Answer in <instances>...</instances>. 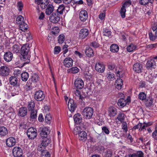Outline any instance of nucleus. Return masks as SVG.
<instances>
[{"label": "nucleus", "mask_w": 157, "mask_h": 157, "mask_svg": "<svg viewBox=\"0 0 157 157\" xmlns=\"http://www.w3.org/2000/svg\"><path fill=\"white\" fill-rule=\"evenodd\" d=\"M21 59L25 61V63H29L30 61V56L29 54V45L26 44H24L21 48Z\"/></svg>", "instance_id": "nucleus-1"}, {"label": "nucleus", "mask_w": 157, "mask_h": 157, "mask_svg": "<svg viewBox=\"0 0 157 157\" xmlns=\"http://www.w3.org/2000/svg\"><path fill=\"white\" fill-rule=\"evenodd\" d=\"M34 99L37 101H41L45 98V94L41 90L36 91L34 95Z\"/></svg>", "instance_id": "nucleus-7"}, {"label": "nucleus", "mask_w": 157, "mask_h": 157, "mask_svg": "<svg viewBox=\"0 0 157 157\" xmlns=\"http://www.w3.org/2000/svg\"><path fill=\"white\" fill-rule=\"evenodd\" d=\"M35 106V103L33 101L31 100L29 102L28 108L29 111L34 110V109Z\"/></svg>", "instance_id": "nucleus-39"}, {"label": "nucleus", "mask_w": 157, "mask_h": 157, "mask_svg": "<svg viewBox=\"0 0 157 157\" xmlns=\"http://www.w3.org/2000/svg\"><path fill=\"white\" fill-rule=\"evenodd\" d=\"M13 57V54L10 52L8 51L5 52L4 55V59L7 62L10 61Z\"/></svg>", "instance_id": "nucleus-21"}, {"label": "nucleus", "mask_w": 157, "mask_h": 157, "mask_svg": "<svg viewBox=\"0 0 157 157\" xmlns=\"http://www.w3.org/2000/svg\"><path fill=\"white\" fill-rule=\"evenodd\" d=\"M12 151L13 155L15 157H21L23 154L22 149L18 147H14Z\"/></svg>", "instance_id": "nucleus-9"}, {"label": "nucleus", "mask_w": 157, "mask_h": 157, "mask_svg": "<svg viewBox=\"0 0 157 157\" xmlns=\"http://www.w3.org/2000/svg\"><path fill=\"white\" fill-rule=\"evenodd\" d=\"M20 50L19 46L17 44L13 45L11 48V51L13 53H17L19 52Z\"/></svg>", "instance_id": "nucleus-31"}, {"label": "nucleus", "mask_w": 157, "mask_h": 157, "mask_svg": "<svg viewBox=\"0 0 157 157\" xmlns=\"http://www.w3.org/2000/svg\"><path fill=\"white\" fill-rule=\"evenodd\" d=\"M117 76L119 77V78H121L123 77L124 72L122 71H118L117 72Z\"/></svg>", "instance_id": "nucleus-64"}, {"label": "nucleus", "mask_w": 157, "mask_h": 157, "mask_svg": "<svg viewBox=\"0 0 157 157\" xmlns=\"http://www.w3.org/2000/svg\"><path fill=\"white\" fill-rule=\"evenodd\" d=\"M85 53L88 57H90L94 55V52L93 49L90 47L87 48L85 50Z\"/></svg>", "instance_id": "nucleus-32"}, {"label": "nucleus", "mask_w": 157, "mask_h": 157, "mask_svg": "<svg viewBox=\"0 0 157 157\" xmlns=\"http://www.w3.org/2000/svg\"><path fill=\"white\" fill-rule=\"evenodd\" d=\"M115 82L116 88L118 90L121 89L123 85L122 80L121 78H117Z\"/></svg>", "instance_id": "nucleus-28"}, {"label": "nucleus", "mask_w": 157, "mask_h": 157, "mask_svg": "<svg viewBox=\"0 0 157 157\" xmlns=\"http://www.w3.org/2000/svg\"><path fill=\"white\" fill-rule=\"evenodd\" d=\"M74 94L75 96L76 99L83 100L85 98L82 96L81 94V92L77 89L75 91Z\"/></svg>", "instance_id": "nucleus-36"}, {"label": "nucleus", "mask_w": 157, "mask_h": 157, "mask_svg": "<svg viewBox=\"0 0 157 157\" xmlns=\"http://www.w3.org/2000/svg\"><path fill=\"white\" fill-rule=\"evenodd\" d=\"M129 102L127 99L125 100L123 98H120L118 101L117 105L120 108H122L126 105V104Z\"/></svg>", "instance_id": "nucleus-22"}, {"label": "nucleus", "mask_w": 157, "mask_h": 157, "mask_svg": "<svg viewBox=\"0 0 157 157\" xmlns=\"http://www.w3.org/2000/svg\"><path fill=\"white\" fill-rule=\"evenodd\" d=\"M93 113L94 110L92 108L87 107L83 109L82 115L83 118L90 119L92 118Z\"/></svg>", "instance_id": "nucleus-4"}, {"label": "nucleus", "mask_w": 157, "mask_h": 157, "mask_svg": "<svg viewBox=\"0 0 157 157\" xmlns=\"http://www.w3.org/2000/svg\"><path fill=\"white\" fill-rule=\"evenodd\" d=\"M9 83L12 86H20V84L17 77L14 76L10 77L9 79Z\"/></svg>", "instance_id": "nucleus-14"}, {"label": "nucleus", "mask_w": 157, "mask_h": 157, "mask_svg": "<svg viewBox=\"0 0 157 157\" xmlns=\"http://www.w3.org/2000/svg\"><path fill=\"white\" fill-rule=\"evenodd\" d=\"M86 133L85 131H82L81 132L79 133L78 135V138L80 141L82 142H85L86 141L87 139Z\"/></svg>", "instance_id": "nucleus-24"}, {"label": "nucleus", "mask_w": 157, "mask_h": 157, "mask_svg": "<svg viewBox=\"0 0 157 157\" xmlns=\"http://www.w3.org/2000/svg\"><path fill=\"white\" fill-rule=\"evenodd\" d=\"M149 39L151 41H154L157 39L156 36L152 33L150 32L148 33Z\"/></svg>", "instance_id": "nucleus-53"}, {"label": "nucleus", "mask_w": 157, "mask_h": 157, "mask_svg": "<svg viewBox=\"0 0 157 157\" xmlns=\"http://www.w3.org/2000/svg\"><path fill=\"white\" fill-rule=\"evenodd\" d=\"M8 133V130L7 128L4 127H0V135L1 136H5Z\"/></svg>", "instance_id": "nucleus-34"}, {"label": "nucleus", "mask_w": 157, "mask_h": 157, "mask_svg": "<svg viewBox=\"0 0 157 157\" xmlns=\"http://www.w3.org/2000/svg\"><path fill=\"white\" fill-rule=\"evenodd\" d=\"M157 61V56L149 59L147 62L146 67L147 70H151L154 68L156 65V62Z\"/></svg>", "instance_id": "nucleus-5"}, {"label": "nucleus", "mask_w": 157, "mask_h": 157, "mask_svg": "<svg viewBox=\"0 0 157 157\" xmlns=\"http://www.w3.org/2000/svg\"><path fill=\"white\" fill-rule=\"evenodd\" d=\"M154 77L153 75H152V74L148 75V76L146 78V79L147 81L152 83L154 81Z\"/></svg>", "instance_id": "nucleus-49"}, {"label": "nucleus", "mask_w": 157, "mask_h": 157, "mask_svg": "<svg viewBox=\"0 0 157 157\" xmlns=\"http://www.w3.org/2000/svg\"><path fill=\"white\" fill-rule=\"evenodd\" d=\"M50 141L48 139L46 138H44L42 140V142L40 144V146H42L44 148L50 143Z\"/></svg>", "instance_id": "nucleus-35"}, {"label": "nucleus", "mask_w": 157, "mask_h": 157, "mask_svg": "<svg viewBox=\"0 0 157 157\" xmlns=\"http://www.w3.org/2000/svg\"><path fill=\"white\" fill-rule=\"evenodd\" d=\"M9 73L10 69L7 66H3L0 67V75L6 76L9 75Z\"/></svg>", "instance_id": "nucleus-11"}, {"label": "nucleus", "mask_w": 157, "mask_h": 157, "mask_svg": "<svg viewBox=\"0 0 157 157\" xmlns=\"http://www.w3.org/2000/svg\"><path fill=\"white\" fill-rule=\"evenodd\" d=\"M138 98L142 101L144 100L146 98V95L144 92H140L139 94Z\"/></svg>", "instance_id": "nucleus-44"}, {"label": "nucleus", "mask_w": 157, "mask_h": 157, "mask_svg": "<svg viewBox=\"0 0 157 157\" xmlns=\"http://www.w3.org/2000/svg\"><path fill=\"white\" fill-rule=\"evenodd\" d=\"M49 3V0H43L40 5V6L42 9L46 8Z\"/></svg>", "instance_id": "nucleus-42"}, {"label": "nucleus", "mask_w": 157, "mask_h": 157, "mask_svg": "<svg viewBox=\"0 0 157 157\" xmlns=\"http://www.w3.org/2000/svg\"><path fill=\"white\" fill-rule=\"evenodd\" d=\"M137 48L136 45L131 44L127 47V50L128 52H131L136 50Z\"/></svg>", "instance_id": "nucleus-38"}, {"label": "nucleus", "mask_w": 157, "mask_h": 157, "mask_svg": "<svg viewBox=\"0 0 157 157\" xmlns=\"http://www.w3.org/2000/svg\"><path fill=\"white\" fill-rule=\"evenodd\" d=\"M27 134L29 139H34L37 136V130L36 128L33 127H30L28 129Z\"/></svg>", "instance_id": "nucleus-6"}, {"label": "nucleus", "mask_w": 157, "mask_h": 157, "mask_svg": "<svg viewBox=\"0 0 157 157\" xmlns=\"http://www.w3.org/2000/svg\"><path fill=\"white\" fill-rule=\"evenodd\" d=\"M17 7L19 11H21L22 10L23 7V5L21 2H19L17 3Z\"/></svg>", "instance_id": "nucleus-58"}, {"label": "nucleus", "mask_w": 157, "mask_h": 157, "mask_svg": "<svg viewBox=\"0 0 157 157\" xmlns=\"http://www.w3.org/2000/svg\"><path fill=\"white\" fill-rule=\"evenodd\" d=\"M157 47V43H155L154 44H151L147 45L146 46L147 48L150 49H152L154 48H155Z\"/></svg>", "instance_id": "nucleus-52"}, {"label": "nucleus", "mask_w": 157, "mask_h": 157, "mask_svg": "<svg viewBox=\"0 0 157 157\" xmlns=\"http://www.w3.org/2000/svg\"><path fill=\"white\" fill-rule=\"evenodd\" d=\"M95 68L96 71L100 73H103L105 69V66L102 63H97Z\"/></svg>", "instance_id": "nucleus-18"}, {"label": "nucleus", "mask_w": 157, "mask_h": 157, "mask_svg": "<svg viewBox=\"0 0 157 157\" xmlns=\"http://www.w3.org/2000/svg\"><path fill=\"white\" fill-rule=\"evenodd\" d=\"M82 130L81 129V127L79 126L75 127L73 130V133L74 134L77 135L79 134V133L81 132Z\"/></svg>", "instance_id": "nucleus-46"}, {"label": "nucleus", "mask_w": 157, "mask_h": 157, "mask_svg": "<svg viewBox=\"0 0 157 157\" xmlns=\"http://www.w3.org/2000/svg\"><path fill=\"white\" fill-rule=\"evenodd\" d=\"M119 49V46L117 44H113L110 46V51L113 52H117Z\"/></svg>", "instance_id": "nucleus-37"}, {"label": "nucleus", "mask_w": 157, "mask_h": 157, "mask_svg": "<svg viewBox=\"0 0 157 157\" xmlns=\"http://www.w3.org/2000/svg\"><path fill=\"white\" fill-rule=\"evenodd\" d=\"M51 32L54 35L57 34L59 33V28L57 26L54 27L52 28L51 30Z\"/></svg>", "instance_id": "nucleus-47"}, {"label": "nucleus", "mask_w": 157, "mask_h": 157, "mask_svg": "<svg viewBox=\"0 0 157 157\" xmlns=\"http://www.w3.org/2000/svg\"><path fill=\"white\" fill-rule=\"evenodd\" d=\"M68 106L70 111L71 112H73L76 108V105L74 100L72 99H70L68 103Z\"/></svg>", "instance_id": "nucleus-16"}, {"label": "nucleus", "mask_w": 157, "mask_h": 157, "mask_svg": "<svg viewBox=\"0 0 157 157\" xmlns=\"http://www.w3.org/2000/svg\"><path fill=\"white\" fill-rule=\"evenodd\" d=\"M122 129L125 130V132L127 131V124L126 122L123 121L122 122Z\"/></svg>", "instance_id": "nucleus-63"}, {"label": "nucleus", "mask_w": 157, "mask_h": 157, "mask_svg": "<svg viewBox=\"0 0 157 157\" xmlns=\"http://www.w3.org/2000/svg\"><path fill=\"white\" fill-rule=\"evenodd\" d=\"M29 116L30 120L33 121L36 119L37 116V110H36L31 111Z\"/></svg>", "instance_id": "nucleus-29"}, {"label": "nucleus", "mask_w": 157, "mask_h": 157, "mask_svg": "<svg viewBox=\"0 0 157 157\" xmlns=\"http://www.w3.org/2000/svg\"><path fill=\"white\" fill-rule=\"evenodd\" d=\"M75 87L77 89H81L84 87V83L83 81L80 78H77L74 81Z\"/></svg>", "instance_id": "nucleus-10"}, {"label": "nucleus", "mask_w": 157, "mask_h": 157, "mask_svg": "<svg viewBox=\"0 0 157 157\" xmlns=\"http://www.w3.org/2000/svg\"><path fill=\"white\" fill-rule=\"evenodd\" d=\"M128 150L130 153H132L129 154L128 155V157H137L136 153L134 152L135 151L134 150L131 148L128 149Z\"/></svg>", "instance_id": "nucleus-50"}, {"label": "nucleus", "mask_w": 157, "mask_h": 157, "mask_svg": "<svg viewBox=\"0 0 157 157\" xmlns=\"http://www.w3.org/2000/svg\"><path fill=\"white\" fill-rule=\"evenodd\" d=\"M79 71V69L77 67H72L68 70V71L69 73H77Z\"/></svg>", "instance_id": "nucleus-43"}, {"label": "nucleus", "mask_w": 157, "mask_h": 157, "mask_svg": "<svg viewBox=\"0 0 157 157\" xmlns=\"http://www.w3.org/2000/svg\"><path fill=\"white\" fill-rule=\"evenodd\" d=\"M6 143L7 146L8 147H12L15 144L16 140L13 137H10L7 139Z\"/></svg>", "instance_id": "nucleus-20"}, {"label": "nucleus", "mask_w": 157, "mask_h": 157, "mask_svg": "<svg viewBox=\"0 0 157 157\" xmlns=\"http://www.w3.org/2000/svg\"><path fill=\"white\" fill-rule=\"evenodd\" d=\"M27 113V109L26 107H23L20 108L18 111V116L24 117L25 116Z\"/></svg>", "instance_id": "nucleus-23"}, {"label": "nucleus", "mask_w": 157, "mask_h": 157, "mask_svg": "<svg viewBox=\"0 0 157 157\" xmlns=\"http://www.w3.org/2000/svg\"><path fill=\"white\" fill-rule=\"evenodd\" d=\"M102 130L105 134L108 135L109 133V131L108 128L106 126H103L102 128Z\"/></svg>", "instance_id": "nucleus-61"}, {"label": "nucleus", "mask_w": 157, "mask_h": 157, "mask_svg": "<svg viewBox=\"0 0 157 157\" xmlns=\"http://www.w3.org/2000/svg\"><path fill=\"white\" fill-rule=\"evenodd\" d=\"M41 157H50V155L48 152L45 151L41 153Z\"/></svg>", "instance_id": "nucleus-55"}, {"label": "nucleus", "mask_w": 157, "mask_h": 157, "mask_svg": "<svg viewBox=\"0 0 157 157\" xmlns=\"http://www.w3.org/2000/svg\"><path fill=\"white\" fill-rule=\"evenodd\" d=\"M137 157H144V153L141 151H136V152Z\"/></svg>", "instance_id": "nucleus-60"}, {"label": "nucleus", "mask_w": 157, "mask_h": 157, "mask_svg": "<svg viewBox=\"0 0 157 157\" xmlns=\"http://www.w3.org/2000/svg\"><path fill=\"white\" fill-rule=\"evenodd\" d=\"M52 117L50 114H47L45 117V121L48 124H50Z\"/></svg>", "instance_id": "nucleus-51"}, {"label": "nucleus", "mask_w": 157, "mask_h": 157, "mask_svg": "<svg viewBox=\"0 0 157 157\" xmlns=\"http://www.w3.org/2000/svg\"><path fill=\"white\" fill-rule=\"evenodd\" d=\"M61 50V48L59 46H55L54 49V54H59Z\"/></svg>", "instance_id": "nucleus-56"}, {"label": "nucleus", "mask_w": 157, "mask_h": 157, "mask_svg": "<svg viewBox=\"0 0 157 157\" xmlns=\"http://www.w3.org/2000/svg\"><path fill=\"white\" fill-rule=\"evenodd\" d=\"M103 33L104 35L109 36L111 35V32L108 29H105L103 31Z\"/></svg>", "instance_id": "nucleus-62"}, {"label": "nucleus", "mask_w": 157, "mask_h": 157, "mask_svg": "<svg viewBox=\"0 0 157 157\" xmlns=\"http://www.w3.org/2000/svg\"><path fill=\"white\" fill-rule=\"evenodd\" d=\"M148 0H139V3L142 5L146 6L148 4Z\"/></svg>", "instance_id": "nucleus-57"}, {"label": "nucleus", "mask_w": 157, "mask_h": 157, "mask_svg": "<svg viewBox=\"0 0 157 157\" xmlns=\"http://www.w3.org/2000/svg\"><path fill=\"white\" fill-rule=\"evenodd\" d=\"M54 7L52 4H49L47 5L45 10V13L47 15L51 14L54 10Z\"/></svg>", "instance_id": "nucleus-25"}, {"label": "nucleus", "mask_w": 157, "mask_h": 157, "mask_svg": "<svg viewBox=\"0 0 157 157\" xmlns=\"http://www.w3.org/2000/svg\"><path fill=\"white\" fill-rule=\"evenodd\" d=\"M90 46L94 48H96L98 47L99 46V45L97 42L93 41L91 43Z\"/></svg>", "instance_id": "nucleus-59"}, {"label": "nucleus", "mask_w": 157, "mask_h": 157, "mask_svg": "<svg viewBox=\"0 0 157 157\" xmlns=\"http://www.w3.org/2000/svg\"><path fill=\"white\" fill-rule=\"evenodd\" d=\"M117 118L121 122H123L124 119V114L123 113H120L117 115Z\"/></svg>", "instance_id": "nucleus-45"}, {"label": "nucleus", "mask_w": 157, "mask_h": 157, "mask_svg": "<svg viewBox=\"0 0 157 157\" xmlns=\"http://www.w3.org/2000/svg\"><path fill=\"white\" fill-rule=\"evenodd\" d=\"M14 87V88L12 90L11 93L13 96L18 94L19 91L20 90V86H17Z\"/></svg>", "instance_id": "nucleus-30"}, {"label": "nucleus", "mask_w": 157, "mask_h": 157, "mask_svg": "<svg viewBox=\"0 0 157 157\" xmlns=\"http://www.w3.org/2000/svg\"><path fill=\"white\" fill-rule=\"evenodd\" d=\"M73 60L70 57L65 58L63 61V65L67 67H71L73 64Z\"/></svg>", "instance_id": "nucleus-17"}, {"label": "nucleus", "mask_w": 157, "mask_h": 157, "mask_svg": "<svg viewBox=\"0 0 157 157\" xmlns=\"http://www.w3.org/2000/svg\"><path fill=\"white\" fill-rule=\"evenodd\" d=\"M88 17V13L87 11L84 10H82L79 14V18L82 21H85L87 19Z\"/></svg>", "instance_id": "nucleus-15"}, {"label": "nucleus", "mask_w": 157, "mask_h": 157, "mask_svg": "<svg viewBox=\"0 0 157 157\" xmlns=\"http://www.w3.org/2000/svg\"><path fill=\"white\" fill-rule=\"evenodd\" d=\"M29 78V74L27 72H24L21 74V79L23 81L25 82Z\"/></svg>", "instance_id": "nucleus-40"}, {"label": "nucleus", "mask_w": 157, "mask_h": 157, "mask_svg": "<svg viewBox=\"0 0 157 157\" xmlns=\"http://www.w3.org/2000/svg\"><path fill=\"white\" fill-rule=\"evenodd\" d=\"M74 120L76 124H80L82 120V118L81 114L79 113L75 114L74 116Z\"/></svg>", "instance_id": "nucleus-27"}, {"label": "nucleus", "mask_w": 157, "mask_h": 157, "mask_svg": "<svg viewBox=\"0 0 157 157\" xmlns=\"http://www.w3.org/2000/svg\"><path fill=\"white\" fill-rule=\"evenodd\" d=\"M49 133V131L48 128L46 127L43 128L40 133L41 136L43 138H47Z\"/></svg>", "instance_id": "nucleus-26"}, {"label": "nucleus", "mask_w": 157, "mask_h": 157, "mask_svg": "<svg viewBox=\"0 0 157 157\" xmlns=\"http://www.w3.org/2000/svg\"><path fill=\"white\" fill-rule=\"evenodd\" d=\"M39 77L36 74L31 76L27 83V89L29 90L32 89L36 86V83L39 80Z\"/></svg>", "instance_id": "nucleus-2"}, {"label": "nucleus", "mask_w": 157, "mask_h": 157, "mask_svg": "<svg viewBox=\"0 0 157 157\" xmlns=\"http://www.w3.org/2000/svg\"><path fill=\"white\" fill-rule=\"evenodd\" d=\"M89 34V31L88 29L82 28L79 32V36L81 39H84L88 36Z\"/></svg>", "instance_id": "nucleus-13"}, {"label": "nucleus", "mask_w": 157, "mask_h": 157, "mask_svg": "<svg viewBox=\"0 0 157 157\" xmlns=\"http://www.w3.org/2000/svg\"><path fill=\"white\" fill-rule=\"evenodd\" d=\"M16 22V23L19 25L21 30L24 31L27 29L28 25L25 23L24 18L21 15H20L17 17Z\"/></svg>", "instance_id": "nucleus-3"}, {"label": "nucleus", "mask_w": 157, "mask_h": 157, "mask_svg": "<svg viewBox=\"0 0 157 157\" xmlns=\"http://www.w3.org/2000/svg\"><path fill=\"white\" fill-rule=\"evenodd\" d=\"M64 10V6L63 4H61L59 5L58 6L57 9L56 10V12L55 13H56L59 14V15H60L63 14Z\"/></svg>", "instance_id": "nucleus-33"}, {"label": "nucleus", "mask_w": 157, "mask_h": 157, "mask_svg": "<svg viewBox=\"0 0 157 157\" xmlns=\"http://www.w3.org/2000/svg\"><path fill=\"white\" fill-rule=\"evenodd\" d=\"M49 20L52 23H57L60 21V15L59 14L53 13L50 16Z\"/></svg>", "instance_id": "nucleus-8"}, {"label": "nucleus", "mask_w": 157, "mask_h": 157, "mask_svg": "<svg viewBox=\"0 0 157 157\" xmlns=\"http://www.w3.org/2000/svg\"><path fill=\"white\" fill-rule=\"evenodd\" d=\"M65 39V36L63 34H60L58 37V43L60 44H62L64 42Z\"/></svg>", "instance_id": "nucleus-41"}, {"label": "nucleus", "mask_w": 157, "mask_h": 157, "mask_svg": "<svg viewBox=\"0 0 157 157\" xmlns=\"http://www.w3.org/2000/svg\"><path fill=\"white\" fill-rule=\"evenodd\" d=\"M131 4V2L130 0H126L123 5L122 7L123 8H125L129 6Z\"/></svg>", "instance_id": "nucleus-54"}, {"label": "nucleus", "mask_w": 157, "mask_h": 157, "mask_svg": "<svg viewBox=\"0 0 157 157\" xmlns=\"http://www.w3.org/2000/svg\"><path fill=\"white\" fill-rule=\"evenodd\" d=\"M108 115L110 117H115L117 114V110L113 107H110L108 109Z\"/></svg>", "instance_id": "nucleus-19"}, {"label": "nucleus", "mask_w": 157, "mask_h": 157, "mask_svg": "<svg viewBox=\"0 0 157 157\" xmlns=\"http://www.w3.org/2000/svg\"><path fill=\"white\" fill-rule=\"evenodd\" d=\"M133 69L136 72L138 73L142 72L143 69V66L140 63H136L133 65Z\"/></svg>", "instance_id": "nucleus-12"}, {"label": "nucleus", "mask_w": 157, "mask_h": 157, "mask_svg": "<svg viewBox=\"0 0 157 157\" xmlns=\"http://www.w3.org/2000/svg\"><path fill=\"white\" fill-rule=\"evenodd\" d=\"M126 10L125 8L122 7L120 10L121 15L122 18H124L125 17Z\"/></svg>", "instance_id": "nucleus-48"}]
</instances>
